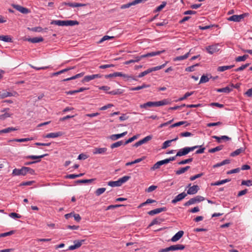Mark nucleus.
I'll use <instances>...</instances> for the list:
<instances>
[{"mask_svg":"<svg viewBox=\"0 0 252 252\" xmlns=\"http://www.w3.org/2000/svg\"><path fill=\"white\" fill-rule=\"evenodd\" d=\"M52 25H56L60 26H74L79 25V22L77 21L73 20H67V21H61V20H53L51 22Z\"/></svg>","mask_w":252,"mask_h":252,"instance_id":"f257e3e1","label":"nucleus"},{"mask_svg":"<svg viewBox=\"0 0 252 252\" xmlns=\"http://www.w3.org/2000/svg\"><path fill=\"white\" fill-rule=\"evenodd\" d=\"M130 178V176H125L119 179L117 181H109L108 182L107 184L108 186H109L111 187H120L123 184L126 182Z\"/></svg>","mask_w":252,"mask_h":252,"instance_id":"f03ea898","label":"nucleus"},{"mask_svg":"<svg viewBox=\"0 0 252 252\" xmlns=\"http://www.w3.org/2000/svg\"><path fill=\"white\" fill-rule=\"evenodd\" d=\"M201 147V146H200ZM199 147V146H194L193 147H186L181 149H180L176 154V156L182 157L188 154L190 152L193 151L195 149Z\"/></svg>","mask_w":252,"mask_h":252,"instance_id":"7ed1b4c3","label":"nucleus"},{"mask_svg":"<svg viewBox=\"0 0 252 252\" xmlns=\"http://www.w3.org/2000/svg\"><path fill=\"white\" fill-rule=\"evenodd\" d=\"M163 52H164V50L161 51L152 52L151 53H148L146 54L142 55L140 56L134 57V60L135 62L137 63V62H138L139 61H140L143 58L158 55L160 53H163Z\"/></svg>","mask_w":252,"mask_h":252,"instance_id":"20e7f679","label":"nucleus"},{"mask_svg":"<svg viewBox=\"0 0 252 252\" xmlns=\"http://www.w3.org/2000/svg\"><path fill=\"white\" fill-rule=\"evenodd\" d=\"M204 199H205V198L204 197L200 196V195H197V196H195V197L190 199L189 201L186 202L184 204V206H189L190 205L194 204L196 203H198V202H201V201L204 200Z\"/></svg>","mask_w":252,"mask_h":252,"instance_id":"39448f33","label":"nucleus"},{"mask_svg":"<svg viewBox=\"0 0 252 252\" xmlns=\"http://www.w3.org/2000/svg\"><path fill=\"white\" fill-rule=\"evenodd\" d=\"M219 44H215L211 45L206 46L205 47L206 51L210 54H213L218 51L219 49L218 48Z\"/></svg>","mask_w":252,"mask_h":252,"instance_id":"423d86ee","label":"nucleus"},{"mask_svg":"<svg viewBox=\"0 0 252 252\" xmlns=\"http://www.w3.org/2000/svg\"><path fill=\"white\" fill-rule=\"evenodd\" d=\"M26 166L22 167L21 169L15 168L13 170L12 174L13 176H25L26 175Z\"/></svg>","mask_w":252,"mask_h":252,"instance_id":"0eeeda50","label":"nucleus"},{"mask_svg":"<svg viewBox=\"0 0 252 252\" xmlns=\"http://www.w3.org/2000/svg\"><path fill=\"white\" fill-rule=\"evenodd\" d=\"M84 242L85 240H75L74 241V244L73 245L70 246L68 250H74L75 249H78L81 246V245L84 243Z\"/></svg>","mask_w":252,"mask_h":252,"instance_id":"6e6552de","label":"nucleus"},{"mask_svg":"<svg viewBox=\"0 0 252 252\" xmlns=\"http://www.w3.org/2000/svg\"><path fill=\"white\" fill-rule=\"evenodd\" d=\"M12 6L14 8L23 14H28L30 12V10L28 8L24 7L20 5L13 4Z\"/></svg>","mask_w":252,"mask_h":252,"instance_id":"1a4fd4ad","label":"nucleus"},{"mask_svg":"<svg viewBox=\"0 0 252 252\" xmlns=\"http://www.w3.org/2000/svg\"><path fill=\"white\" fill-rule=\"evenodd\" d=\"M187 195V193L185 192H183L178 195H177L173 200L171 201V203L173 204H176L177 202L182 200Z\"/></svg>","mask_w":252,"mask_h":252,"instance_id":"9d476101","label":"nucleus"},{"mask_svg":"<svg viewBox=\"0 0 252 252\" xmlns=\"http://www.w3.org/2000/svg\"><path fill=\"white\" fill-rule=\"evenodd\" d=\"M152 138V135H148V136H147L146 137H144L143 139L138 141V142H136L134 145V147H137L143 144H145L146 143H147V142H148L149 141L151 140Z\"/></svg>","mask_w":252,"mask_h":252,"instance_id":"9b49d317","label":"nucleus"},{"mask_svg":"<svg viewBox=\"0 0 252 252\" xmlns=\"http://www.w3.org/2000/svg\"><path fill=\"white\" fill-rule=\"evenodd\" d=\"M166 210L167 208L166 207L158 208L149 211L148 214L150 216H154L162 212L166 211Z\"/></svg>","mask_w":252,"mask_h":252,"instance_id":"f8f14e48","label":"nucleus"},{"mask_svg":"<svg viewBox=\"0 0 252 252\" xmlns=\"http://www.w3.org/2000/svg\"><path fill=\"white\" fill-rule=\"evenodd\" d=\"M244 17L243 14L241 15H233L227 18V20L229 21H233L238 22H240Z\"/></svg>","mask_w":252,"mask_h":252,"instance_id":"ddd939ff","label":"nucleus"},{"mask_svg":"<svg viewBox=\"0 0 252 252\" xmlns=\"http://www.w3.org/2000/svg\"><path fill=\"white\" fill-rule=\"evenodd\" d=\"M199 188L197 185H193L192 187L189 188L187 190V194H194L197 192Z\"/></svg>","mask_w":252,"mask_h":252,"instance_id":"4468645a","label":"nucleus"},{"mask_svg":"<svg viewBox=\"0 0 252 252\" xmlns=\"http://www.w3.org/2000/svg\"><path fill=\"white\" fill-rule=\"evenodd\" d=\"M184 231L180 230L175 234L171 238V240L172 242H176L181 238L184 235Z\"/></svg>","mask_w":252,"mask_h":252,"instance_id":"2eb2a0df","label":"nucleus"},{"mask_svg":"<svg viewBox=\"0 0 252 252\" xmlns=\"http://www.w3.org/2000/svg\"><path fill=\"white\" fill-rule=\"evenodd\" d=\"M63 135V133L61 131H59L57 132H52L46 134L45 136H44V138H54L60 137Z\"/></svg>","mask_w":252,"mask_h":252,"instance_id":"dca6fc26","label":"nucleus"},{"mask_svg":"<svg viewBox=\"0 0 252 252\" xmlns=\"http://www.w3.org/2000/svg\"><path fill=\"white\" fill-rule=\"evenodd\" d=\"M167 163H168L167 162L166 159L158 161L153 165V166L151 168V169L155 170L159 168L160 166Z\"/></svg>","mask_w":252,"mask_h":252,"instance_id":"f3484780","label":"nucleus"},{"mask_svg":"<svg viewBox=\"0 0 252 252\" xmlns=\"http://www.w3.org/2000/svg\"><path fill=\"white\" fill-rule=\"evenodd\" d=\"M107 150L106 148H95L94 149L93 153L94 155L104 154H106Z\"/></svg>","mask_w":252,"mask_h":252,"instance_id":"a211bd4d","label":"nucleus"},{"mask_svg":"<svg viewBox=\"0 0 252 252\" xmlns=\"http://www.w3.org/2000/svg\"><path fill=\"white\" fill-rule=\"evenodd\" d=\"M127 133V131H125L120 134H112L110 136V138L112 141H115L118 139L125 136Z\"/></svg>","mask_w":252,"mask_h":252,"instance_id":"6ab92c4d","label":"nucleus"},{"mask_svg":"<svg viewBox=\"0 0 252 252\" xmlns=\"http://www.w3.org/2000/svg\"><path fill=\"white\" fill-rule=\"evenodd\" d=\"M212 138L216 139L218 143H220L221 142V140L228 141L231 139V138H230L228 136H226V135L221 136L220 137L214 135V136H212Z\"/></svg>","mask_w":252,"mask_h":252,"instance_id":"aec40b11","label":"nucleus"},{"mask_svg":"<svg viewBox=\"0 0 252 252\" xmlns=\"http://www.w3.org/2000/svg\"><path fill=\"white\" fill-rule=\"evenodd\" d=\"M170 101L167 99H164L161 101L155 102V107L165 105L169 104Z\"/></svg>","mask_w":252,"mask_h":252,"instance_id":"412c9836","label":"nucleus"},{"mask_svg":"<svg viewBox=\"0 0 252 252\" xmlns=\"http://www.w3.org/2000/svg\"><path fill=\"white\" fill-rule=\"evenodd\" d=\"M171 251H178V250H183L185 249V247L184 245L182 244H177L174 245H172L170 246Z\"/></svg>","mask_w":252,"mask_h":252,"instance_id":"4be33fe9","label":"nucleus"},{"mask_svg":"<svg viewBox=\"0 0 252 252\" xmlns=\"http://www.w3.org/2000/svg\"><path fill=\"white\" fill-rule=\"evenodd\" d=\"M155 107V102L149 101L144 104H141L140 107L141 108L147 109L148 107Z\"/></svg>","mask_w":252,"mask_h":252,"instance_id":"5701e85b","label":"nucleus"},{"mask_svg":"<svg viewBox=\"0 0 252 252\" xmlns=\"http://www.w3.org/2000/svg\"><path fill=\"white\" fill-rule=\"evenodd\" d=\"M178 139V137H176V138H175L174 139H173L172 140H167V141H165V142H163V143L162 144V149H166L167 147H168L169 146H170V144L173 142V141H175L176 140H177Z\"/></svg>","mask_w":252,"mask_h":252,"instance_id":"b1692460","label":"nucleus"},{"mask_svg":"<svg viewBox=\"0 0 252 252\" xmlns=\"http://www.w3.org/2000/svg\"><path fill=\"white\" fill-rule=\"evenodd\" d=\"M216 91L218 93H225L228 94L232 91V89L227 86L223 88L217 89Z\"/></svg>","mask_w":252,"mask_h":252,"instance_id":"393cba45","label":"nucleus"},{"mask_svg":"<svg viewBox=\"0 0 252 252\" xmlns=\"http://www.w3.org/2000/svg\"><path fill=\"white\" fill-rule=\"evenodd\" d=\"M48 154H44L40 156H33V155H31V156H28L25 157V158L26 159H40L41 158H43L45 157V156H47Z\"/></svg>","mask_w":252,"mask_h":252,"instance_id":"a878e982","label":"nucleus"},{"mask_svg":"<svg viewBox=\"0 0 252 252\" xmlns=\"http://www.w3.org/2000/svg\"><path fill=\"white\" fill-rule=\"evenodd\" d=\"M164 221V219L157 218L154 219L150 223L149 226L151 227L155 224H160L161 222Z\"/></svg>","mask_w":252,"mask_h":252,"instance_id":"bb28decb","label":"nucleus"},{"mask_svg":"<svg viewBox=\"0 0 252 252\" xmlns=\"http://www.w3.org/2000/svg\"><path fill=\"white\" fill-rule=\"evenodd\" d=\"M28 40L32 43H35L42 42L43 41V38L42 37H36L33 38H30Z\"/></svg>","mask_w":252,"mask_h":252,"instance_id":"cd10ccee","label":"nucleus"},{"mask_svg":"<svg viewBox=\"0 0 252 252\" xmlns=\"http://www.w3.org/2000/svg\"><path fill=\"white\" fill-rule=\"evenodd\" d=\"M244 151H245V148H240L239 149L236 150L235 151L232 152L230 154V156L233 157H235L236 156L239 155L241 153L244 152Z\"/></svg>","mask_w":252,"mask_h":252,"instance_id":"c85d7f7f","label":"nucleus"},{"mask_svg":"<svg viewBox=\"0 0 252 252\" xmlns=\"http://www.w3.org/2000/svg\"><path fill=\"white\" fill-rule=\"evenodd\" d=\"M234 66V65L219 66L217 68V71L219 72H223L227 69H231L233 68Z\"/></svg>","mask_w":252,"mask_h":252,"instance_id":"c756f323","label":"nucleus"},{"mask_svg":"<svg viewBox=\"0 0 252 252\" xmlns=\"http://www.w3.org/2000/svg\"><path fill=\"white\" fill-rule=\"evenodd\" d=\"M0 40L6 42H12V39L9 35H0Z\"/></svg>","mask_w":252,"mask_h":252,"instance_id":"7c9ffc66","label":"nucleus"},{"mask_svg":"<svg viewBox=\"0 0 252 252\" xmlns=\"http://www.w3.org/2000/svg\"><path fill=\"white\" fill-rule=\"evenodd\" d=\"M17 129L14 127H9L0 130V134L2 133H9L13 131L16 130Z\"/></svg>","mask_w":252,"mask_h":252,"instance_id":"2f4dec72","label":"nucleus"},{"mask_svg":"<svg viewBox=\"0 0 252 252\" xmlns=\"http://www.w3.org/2000/svg\"><path fill=\"white\" fill-rule=\"evenodd\" d=\"M190 168V166H187L185 167H182L179 169V170L176 171V174L177 175H180L184 173H185L186 171L188 170Z\"/></svg>","mask_w":252,"mask_h":252,"instance_id":"473e14b6","label":"nucleus"},{"mask_svg":"<svg viewBox=\"0 0 252 252\" xmlns=\"http://www.w3.org/2000/svg\"><path fill=\"white\" fill-rule=\"evenodd\" d=\"M190 51L183 56H180L174 59V61H181L187 59L189 55Z\"/></svg>","mask_w":252,"mask_h":252,"instance_id":"72a5a7b5","label":"nucleus"},{"mask_svg":"<svg viewBox=\"0 0 252 252\" xmlns=\"http://www.w3.org/2000/svg\"><path fill=\"white\" fill-rule=\"evenodd\" d=\"M122 75V72H116L113 73L109 74L108 75H106L105 76V78L107 79L111 77H121Z\"/></svg>","mask_w":252,"mask_h":252,"instance_id":"f704fd0d","label":"nucleus"},{"mask_svg":"<svg viewBox=\"0 0 252 252\" xmlns=\"http://www.w3.org/2000/svg\"><path fill=\"white\" fill-rule=\"evenodd\" d=\"M121 77H123L125 81H128V80H135V81H137V79L136 78H135V77H134L133 76H131V75H128L127 74H124L122 73V75L121 76Z\"/></svg>","mask_w":252,"mask_h":252,"instance_id":"c9c22d12","label":"nucleus"},{"mask_svg":"<svg viewBox=\"0 0 252 252\" xmlns=\"http://www.w3.org/2000/svg\"><path fill=\"white\" fill-rule=\"evenodd\" d=\"M249 57L248 55H244L242 56H238L235 58V61L237 62H244L246 61Z\"/></svg>","mask_w":252,"mask_h":252,"instance_id":"e433bc0d","label":"nucleus"},{"mask_svg":"<svg viewBox=\"0 0 252 252\" xmlns=\"http://www.w3.org/2000/svg\"><path fill=\"white\" fill-rule=\"evenodd\" d=\"M124 143L123 141H119L111 144L110 147L111 149L117 148L123 145H124Z\"/></svg>","mask_w":252,"mask_h":252,"instance_id":"4c0bfd02","label":"nucleus"},{"mask_svg":"<svg viewBox=\"0 0 252 252\" xmlns=\"http://www.w3.org/2000/svg\"><path fill=\"white\" fill-rule=\"evenodd\" d=\"M83 75H84L83 73H80L77 74L71 77L64 79L63 80V81L65 82V81H68L73 80V79H75L76 78L82 77Z\"/></svg>","mask_w":252,"mask_h":252,"instance_id":"58836bf2","label":"nucleus"},{"mask_svg":"<svg viewBox=\"0 0 252 252\" xmlns=\"http://www.w3.org/2000/svg\"><path fill=\"white\" fill-rule=\"evenodd\" d=\"M143 159H144V157H143L142 158H137V159L134 160V161H132L131 162H127L126 163V166H128L131 165L135 163H139V162H141L142 160H143Z\"/></svg>","mask_w":252,"mask_h":252,"instance_id":"ea45409f","label":"nucleus"},{"mask_svg":"<svg viewBox=\"0 0 252 252\" xmlns=\"http://www.w3.org/2000/svg\"><path fill=\"white\" fill-rule=\"evenodd\" d=\"M84 173H80L79 174H69L66 176V178L67 179H75L77 177L83 176Z\"/></svg>","mask_w":252,"mask_h":252,"instance_id":"a19ab883","label":"nucleus"},{"mask_svg":"<svg viewBox=\"0 0 252 252\" xmlns=\"http://www.w3.org/2000/svg\"><path fill=\"white\" fill-rule=\"evenodd\" d=\"M95 180V179H83L76 181L77 183H91Z\"/></svg>","mask_w":252,"mask_h":252,"instance_id":"79ce46f5","label":"nucleus"},{"mask_svg":"<svg viewBox=\"0 0 252 252\" xmlns=\"http://www.w3.org/2000/svg\"><path fill=\"white\" fill-rule=\"evenodd\" d=\"M154 202H156V201L155 200H153L152 199H148L145 202L140 204V205L138 206V208H141L148 204L152 203Z\"/></svg>","mask_w":252,"mask_h":252,"instance_id":"37998d69","label":"nucleus"},{"mask_svg":"<svg viewBox=\"0 0 252 252\" xmlns=\"http://www.w3.org/2000/svg\"><path fill=\"white\" fill-rule=\"evenodd\" d=\"M223 146L222 145H220L217 146L214 148L211 149L209 150V152L210 153H214L216 152L220 151L223 149Z\"/></svg>","mask_w":252,"mask_h":252,"instance_id":"c03bdc74","label":"nucleus"},{"mask_svg":"<svg viewBox=\"0 0 252 252\" xmlns=\"http://www.w3.org/2000/svg\"><path fill=\"white\" fill-rule=\"evenodd\" d=\"M29 31H32L34 32H41L43 31V29L41 27H36L33 28H28Z\"/></svg>","mask_w":252,"mask_h":252,"instance_id":"a18cd8bd","label":"nucleus"},{"mask_svg":"<svg viewBox=\"0 0 252 252\" xmlns=\"http://www.w3.org/2000/svg\"><path fill=\"white\" fill-rule=\"evenodd\" d=\"M94 79L93 75L85 76L83 79L82 80L83 83L88 82Z\"/></svg>","mask_w":252,"mask_h":252,"instance_id":"49530a36","label":"nucleus"},{"mask_svg":"<svg viewBox=\"0 0 252 252\" xmlns=\"http://www.w3.org/2000/svg\"><path fill=\"white\" fill-rule=\"evenodd\" d=\"M192 160H193L192 158H189L188 159H184V160H181V161L179 162L178 164H179V165L185 164L189 163L192 162Z\"/></svg>","mask_w":252,"mask_h":252,"instance_id":"de8ad7c7","label":"nucleus"},{"mask_svg":"<svg viewBox=\"0 0 252 252\" xmlns=\"http://www.w3.org/2000/svg\"><path fill=\"white\" fill-rule=\"evenodd\" d=\"M167 63V62H166L165 63H164V64H162L161 65H159V66H156V67L150 68L151 70V71L152 72L158 70L159 69H161L163 68V67H165V66L166 65Z\"/></svg>","mask_w":252,"mask_h":252,"instance_id":"09e8293b","label":"nucleus"},{"mask_svg":"<svg viewBox=\"0 0 252 252\" xmlns=\"http://www.w3.org/2000/svg\"><path fill=\"white\" fill-rule=\"evenodd\" d=\"M193 93H194V92L186 93L183 97L179 98V99H178L179 101H183V100L186 99L187 97L193 94Z\"/></svg>","mask_w":252,"mask_h":252,"instance_id":"8fccbe9b","label":"nucleus"},{"mask_svg":"<svg viewBox=\"0 0 252 252\" xmlns=\"http://www.w3.org/2000/svg\"><path fill=\"white\" fill-rule=\"evenodd\" d=\"M105 190L106 189L104 188H99L95 190V194L96 196H99L104 193Z\"/></svg>","mask_w":252,"mask_h":252,"instance_id":"3c124183","label":"nucleus"},{"mask_svg":"<svg viewBox=\"0 0 252 252\" xmlns=\"http://www.w3.org/2000/svg\"><path fill=\"white\" fill-rule=\"evenodd\" d=\"M209 80V78H208V76L203 75L201 76V77L200 78V80L199 81V84L206 83V82H208Z\"/></svg>","mask_w":252,"mask_h":252,"instance_id":"603ef678","label":"nucleus"},{"mask_svg":"<svg viewBox=\"0 0 252 252\" xmlns=\"http://www.w3.org/2000/svg\"><path fill=\"white\" fill-rule=\"evenodd\" d=\"M250 63H246L245 64H243V65H241L240 67L235 69L234 70V71L236 72L242 71L244 69H245L246 68H247L248 66H249L250 65Z\"/></svg>","mask_w":252,"mask_h":252,"instance_id":"864d4df0","label":"nucleus"},{"mask_svg":"<svg viewBox=\"0 0 252 252\" xmlns=\"http://www.w3.org/2000/svg\"><path fill=\"white\" fill-rule=\"evenodd\" d=\"M152 72L151 71V68H148V69H147L146 70L143 71V72H141L138 75V77L139 78H141L145 75H146L147 74L150 73Z\"/></svg>","mask_w":252,"mask_h":252,"instance_id":"5fc2aeb1","label":"nucleus"},{"mask_svg":"<svg viewBox=\"0 0 252 252\" xmlns=\"http://www.w3.org/2000/svg\"><path fill=\"white\" fill-rule=\"evenodd\" d=\"M166 2L165 1H163L162 2V4H161L159 6H158V7H157L155 10V12H159L160 11H161L166 5Z\"/></svg>","mask_w":252,"mask_h":252,"instance_id":"6e6d98bb","label":"nucleus"},{"mask_svg":"<svg viewBox=\"0 0 252 252\" xmlns=\"http://www.w3.org/2000/svg\"><path fill=\"white\" fill-rule=\"evenodd\" d=\"M187 123V121H180L178 123H175L170 126L171 128H173L176 126H180L182 125Z\"/></svg>","mask_w":252,"mask_h":252,"instance_id":"4d7b16f0","label":"nucleus"},{"mask_svg":"<svg viewBox=\"0 0 252 252\" xmlns=\"http://www.w3.org/2000/svg\"><path fill=\"white\" fill-rule=\"evenodd\" d=\"M114 38V36H108V35H105L99 41V43H101L102 42H103V41H105V40H108V39H113Z\"/></svg>","mask_w":252,"mask_h":252,"instance_id":"13d9d810","label":"nucleus"},{"mask_svg":"<svg viewBox=\"0 0 252 252\" xmlns=\"http://www.w3.org/2000/svg\"><path fill=\"white\" fill-rule=\"evenodd\" d=\"M138 138L137 135H134L132 137L129 138L128 140H127L124 143V145H126L129 143L132 142L134 140Z\"/></svg>","mask_w":252,"mask_h":252,"instance_id":"bf43d9fd","label":"nucleus"},{"mask_svg":"<svg viewBox=\"0 0 252 252\" xmlns=\"http://www.w3.org/2000/svg\"><path fill=\"white\" fill-rule=\"evenodd\" d=\"M198 65H199V64L198 63H196V64H195L194 65H191V66H189V67H187L185 69V70L186 71H188V72L193 71L194 70V67L198 66Z\"/></svg>","mask_w":252,"mask_h":252,"instance_id":"052dcab7","label":"nucleus"},{"mask_svg":"<svg viewBox=\"0 0 252 252\" xmlns=\"http://www.w3.org/2000/svg\"><path fill=\"white\" fill-rule=\"evenodd\" d=\"M221 124H222V123L220 122H218L216 123H208L207 124V126L208 127H212V126H219L221 125Z\"/></svg>","mask_w":252,"mask_h":252,"instance_id":"680f3d73","label":"nucleus"},{"mask_svg":"<svg viewBox=\"0 0 252 252\" xmlns=\"http://www.w3.org/2000/svg\"><path fill=\"white\" fill-rule=\"evenodd\" d=\"M193 134L190 132L186 131L184 132H181L180 133V136L181 137H189V136H191Z\"/></svg>","mask_w":252,"mask_h":252,"instance_id":"e2e57ef3","label":"nucleus"},{"mask_svg":"<svg viewBox=\"0 0 252 252\" xmlns=\"http://www.w3.org/2000/svg\"><path fill=\"white\" fill-rule=\"evenodd\" d=\"M240 170H241V168H237L233 169H232L231 170L227 171V174H233V173H238L240 171Z\"/></svg>","mask_w":252,"mask_h":252,"instance_id":"0e129e2a","label":"nucleus"},{"mask_svg":"<svg viewBox=\"0 0 252 252\" xmlns=\"http://www.w3.org/2000/svg\"><path fill=\"white\" fill-rule=\"evenodd\" d=\"M241 185H245V186H247L248 187L251 186L252 185V181L250 180H247V181L243 180L242 183H241Z\"/></svg>","mask_w":252,"mask_h":252,"instance_id":"69168bd1","label":"nucleus"},{"mask_svg":"<svg viewBox=\"0 0 252 252\" xmlns=\"http://www.w3.org/2000/svg\"><path fill=\"white\" fill-rule=\"evenodd\" d=\"M10 116H11V114H10L6 112L4 114L0 115V120H4L6 118L10 117Z\"/></svg>","mask_w":252,"mask_h":252,"instance_id":"338daca9","label":"nucleus"},{"mask_svg":"<svg viewBox=\"0 0 252 252\" xmlns=\"http://www.w3.org/2000/svg\"><path fill=\"white\" fill-rule=\"evenodd\" d=\"M157 188V186H151L148 189H146V191L147 192H151L153 190H155Z\"/></svg>","mask_w":252,"mask_h":252,"instance_id":"774afa93","label":"nucleus"}]
</instances>
